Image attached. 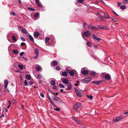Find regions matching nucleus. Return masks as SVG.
<instances>
[{"mask_svg": "<svg viewBox=\"0 0 128 128\" xmlns=\"http://www.w3.org/2000/svg\"><path fill=\"white\" fill-rule=\"evenodd\" d=\"M52 62V64L54 66H56L58 65V63L57 62L53 61Z\"/></svg>", "mask_w": 128, "mask_h": 128, "instance_id": "nucleus-22", "label": "nucleus"}, {"mask_svg": "<svg viewBox=\"0 0 128 128\" xmlns=\"http://www.w3.org/2000/svg\"><path fill=\"white\" fill-rule=\"evenodd\" d=\"M62 75L64 76H67V74L66 72H64L62 73Z\"/></svg>", "mask_w": 128, "mask_h": 128, "instance_id": "nucleus-27", "label": "nucleus"}, {"mask_svg": "<svg viewBox=\"0 0 128 128\" xmlns=\"http://www.w3.org/2000/svg\"><path fill=\"white\" fill-rule=\"evenodd\" d=\"M123 118L122 116H120L115 117L113 121L114 122H118L120 120L122 119Z\"/></svg>", "mask_w": 128, "mask_h": 128, "instance_id": "nucleus-4", "label": "nucleus"}, {"mask_svg": "<svg viewBox=\"0 0 128 128\" xmlns=\"http://www.w3.org/2000/svg\"><path fill=\"white\" fill-rule=\"evenodd\" d=\"M18 67L20 69H23V67L22 65L21 64H18Z\"/></svg>", "mask_w": 128, "mask_h": 128, "instance_id": "nucleus-38", "label": "nucleus"}, {"mask_svg": "<svg viewBox=\"0 0 128 128\" xmlns=\"http://www.w3.org/2000/svg\"><path fill=\"white\" fill-rule=\"evenodd\" d=\"M122 2L124 4H127L128 3V0H124Z\"/></svg>", "mask_w": 128, "mask_h": 128, "instance_id": "nucleus-33", "label": "nucleus"}, {"mask_svg": "<svg viewBox=\"0 0 128 128\" xmlns=\"http://www.w3.org/2000/svg\"><path fill=\"white\" fill-rule=\"evenodd\" d=\"M91 78L90 77H87L83 79L82 81V83L86 84L90 82L91 80Z\"/></svg>", "mask_w": 128, "mask_h": 128, "instance_id": "nucleus-3", "label": "nucleus"}, {"mask_svg": "<svg viewBox=\"0 0 128 128\" xmlns=\"http://www.w3.org/2000/svg\"><path fill=\"white\" fill-rule=\"evenodd\" d=\"M54 110H56L57 111H59L60 110V108H54Z\"/></svg>", "mask_w": 128, "mask_h": 128, "instance_id": "nucleus-44", "label": "nucleus"}, {"mask_svg": "<svg viewBox=\"0 0 128 128\" xmlns=\"http://www.w3.org/2000/svg\"><path fill=\"white\" fill-rule=\"evenodd\" d=\"M40 95L41 97L43 98H44V95L42 93H40Z\"/></svg>", "mask_w": 128, "mask_h": 128, "instance_id": "nucleus-53", "label": "nucleus"}, {"mask_svg": "<svg viewBox=\"0 0 128 128\" xmlns=\"http://www.w3.org/2000/svg\"><path fill=\"white\" fill-rule=\"evenodd\" d=\"M72 119L75 122L77 120L76 118L74 117Z\"/></svg>", "mask_w": 128, "mask_h": 128, "instance_id": "nucleus-59", "label": "nucleus"}, {"mask_svg": "<svg viewBox=\"0 0 128 128\" xmlns=\"http://www.w3.org/2000/svg\"><path fill=\"white\" fill-rule=\"evenodd\" d=\"M12 40L14 42H16L17 41V40H16V38L14 36H12Z\"/></svg>", "mask_w": 128, "mask_h": 128, "instance_id": "nucleus-23", "label": "nucleus"}, {"mask_svg": "<svg viewBox=\"0 0 128 128\" xmlns=\"http://www.w3.org/2000/svg\"><path fill=\"white\" fill-rule=\"evenodd\" d=\"M12 52L15 54H18L19 53L18 51L17 50H12Z\"/></svg>", "mask_w": 128, "mask_h": 128, "instance_id": "nucleus-17", "label": "nucleus"}, {"mask_svg": "<svg viewBox=\"0 0 128 128\" xmlns=\"http://www.w3.org/2000/svg\"><path fill=\"white\" fill-rule=\"evenodd\" d=\"M97 21L100 22L104 20V18L103 16L100 15V16L97 18H96Z\"/></svg>", "mask_w": 128, "mask_h": 128, "instance_id": "nucleus-6", "label": "nucleus"}, {"mask_svg": "<svg viewBox=\"0 0 128 128\" xmlns=\"http://www.w3.org/2000/svg\"><path fill=\"white\" fill-rule=\"evenodd\" d=\"M36 69L38 71H40L41 70L40 68L38 66H37L36 67Z\"/></svg>", "mask_w": 128, "mask_h": 128, "instance_id": "nucleus-30", "label": "nucleus"}, {"mask_svg": "<svg viewBox=\"0 0 128 128\" xmlns=\"http://www.w3.org/2000/svg\"><path fill=\"white\" fill-rule=\"evenodd\" d=\"M4 82L5 84H8V82L7 80H5Z\"/></svg>", "mask_w": 128, "mask_h": 128, "instance_id": "nucleus-45", "label": "nucleus"}, {"mask_svg": "<svg viewBox=\"0 0 128 128\" xmlns=\"http://www.w3.org/2000/svg\"><path fill=\"white\" fill-rule=\"evenodd\" d=\"M50 102L51 104L53 106H54V103L53 102V101H52V100H50Z\"/></svg>", "mask_w": 128, "mask_h": 128, "instance_id": "nucleus-52", "label": "nucleus"}, {"mask_svg": "<svg viewBox=\"0 0 128 128\" xmlns=\"http://www.w3.org/2000/svg\"><path fill=\"white\" fill-rule=\"evenodd\" d=\"M52 88L54 89H57V87L56 86H53Z\"/></svg>", "mask_w": 128, "mask_h": 128, "instance_id": "nucleus-56", "label": "nucleus"}, {"mask_svg": "<svg viewBox=\"0 0 128 128\" xmlns=\"http://www.w3.org/2000/svg\"><path fill=\"white\" fill-rule=\"evenodd\" d=\"M50 84L52 85L53 86L55 85V82L54 81L52 80L50 81Z\"/></svg>", "mask_w": 128, "mask_h": 128, "instance_id": "nucleus-21", "label": "nucleus"}, {"mask_svg": "<svg viewBox=\"0 0 128 128\" xmlns=\"http://www.w3.org/2000/svg\"><path fill=\"white\" fill-rule=\"evenodd\" d=\"M51 93L52 94H53L54 95H56V96H57L58 94L57 93H53L52 92H51Z\"/></svg>", "mask_w": 128, "mask_h": 128, "instance_id": "nucleus-47", "label": "nucleus"}, {"mask_svg": "<svg viewBox=\"0 0 128 128\" xmlns=\"http://www.w3.org/2000/svg\"><path fill=\"white\" fill-rule=\"evenodd\" d=\"M104 78L106 80H110L111 77L109 74H107L104 76Z\"/></svg>", "mask_w": 128, "mask_h": 128, "instance_id": "nucleus-10", "label": "nucleus"}, {"mask_svg": "<svg viewBox=\"0 0 128 128\" xmlns=\"http://www.w3.org/2000/svg\"><path fill=\"white\" fill-rule=\"evenodd\" d=\"M81 103L80 102L76 103L74 106V110L78 112V109L80 107Z\"/></svg>", "mask_w": 128, "mask_h": 128, "instance_id": "nucleus-2", "label": "nucleus"}, {"mask_svg": "<svg viewBox=\"0 0 128 128\" xmlns=\"http://www.w3.org/2000/svg\"><path fill=\"white\" fill-rule=\"evenodd\" d=\"M84 34L86 36H90L91 35V33L90 31H87L84 32Z\"/></svg>", "mask_w": 128, "mask_h": 128, "instance_id": "nucleus-8", "label": "nucleus"}, {"mask_svg": "<svg viewBox=\"0 0 128 128\" xmlns=\"http://www.w3.org/2000/svg\"><path fill=\"white\" fill-rule=\"evenodd\" d=\"M22 57L26 61H27L28 60V59H27V58H26L24 57V56H22Z\"/></svg>", "mask_w": 128, "mask_h": 128, "instance_id": "nucleus-61", "label": "nucleus"}, {"mask_svg": "<svg viewBox=\"0 0 128 128\" xmlns=\"http://www.w3.org/2000/svg\"><path fill=\"white\" fill-rule=\"evenodd\" d=\"M20 39L23 41H25L26 40L24 38L22 37H20Z\"/></svg>", "mask_w": 128, "mask_h": 128, "instance_id": "nucleus-43", "label": "nucleus"}, {"mask_svg": "<svg viewBox=\"0 0 128 128\" xmlns=\"http://www.w3.org/2000/svg\"><path fill=\"white\" fill-rule=\"evenodd\" d=\"M113 12L116 16H118V15L114 11H113Z\"/></svg>", "mask_w": 128, "mask_h": 128, "instance_id": "nucleus-63", "label": "nucleus"}, {"mask_svg": "<svg viewBox=\"0 0 128 128\" xmlns=\"http://www.w3.org/2000/svg\"><path fill=\"white\" fill-rule=\"evenodd\" d=\"M96 73L93 71H92L90 74V75L91 76H96Z\"/></svg>", "mask_w": 128, "mask_h": 128, "instance_id": "nucleus-19", "label": "nucleus"}, {"mask_svg": "<svg viewBox=\"0 0 128 128\" xmlns=\"http://www.w3.org/2000/svg\"><path fill=\"white\" fill-rule=\"evenodd\" d=\"M120 8L122 10L126 8V6L124 5H122L120 7Z\"/></svg>", "mask_w": 128, "mask_h": 128, "instance_id": "nucleus-35", "label": "nucleus"}, {"mask_svg": "<svg viewBox=\"0 0 128 128\" xmlns=\"http://www.w3.org/2000/svg\"><path fill=\"white\" fill-rule=\"evenodd\" d=\"M104 16L105 18L106 19L110 18V17L108 15L106 12H104Z\"/></svg>", "mask_w": 128, "mask_h": 128, "instance_id": "nucleus-16", "label": "nucleus"}, {"mask_svg": "<svg viewBox=\"0 0 128 128\" xmlns=\"http://www.w3.org/2000/svg\"><path fill=\"white\" fill-rule=\"evenodd\" d=\"M39 15V14L38 13H36L35 14H34V16L35 18H36Z\"/></svg>", "mask_w": 128, "mask_h": 128, "instance_id": "nucleus-41", "label": "nucleus"}, {"mask_svg": "<svg viewBox=\"0 0 128 128\" xmlns=\"http://www.w3.org/2000/svg\"><path fill=\"white\" fill-rule=\"evenodd\" d=\"M86 96L88 98H90V100H92V99L93 98V96H90L88 95H87Z\"/></svg>", "mask_w": 128, "mask_h": 128, "instance_id": "nucleus-31", "label": "nucleus"}, {"mask_svg": "<svg viewBox=\"0 0 128 128\" xmlns=\"http://www.w3.org/2000/svg\"><path fill=\"white\" fill-rule=\"evenodd\" d=\"M40 34L39 32H35L34 33V36L35 37H38Z\"/></svg>", "mask_w": 128, "mask_h": 128, "instance_id": "nucleus-14", "label": "nucleus"}, {"mask_svg": "<svg viewBox=\"0 0 128 128\" xmlns=\"http://www.w3.org/2000/svg\"><path fill=\"white\" fill-rule=\"evenodd\" d=\"M24 52H22L20 53V56H22L24 54Z\"/></svg>", "mask_w": 128, "mask_h": 128, "instance_id": "nucleus-58", "label": "nucleus"}, {"mask_svg": "<svg viewBox=\"0 0 128 128\" xmlns=\"http://www.w3.org/2000/svg\"><path fill=\"white\" fill-rule=\"evenodd\" d=\"M96 40L98 41H100L101 40V38H96Z\"/></svg>", "mask_w": 128, "mask_h": 128, "instance_id": "nucleus-55", "label": "nucleus"}, {"mask_svg": "<svg viewBox=\"0 0 128 128\" xmlns=\"http://www.w3.org/2000/svg\"><path fill=\"white\" fill-rule=\"evenodd\" d=\"M59 87L60 88H64V86L62 85V84H60L58 85Z\"/></svg>", "mask_w": 128, "mask_h": 128, "instance_id": "nucleus-40", "label": "nucleus"}, {"mask_svg": "<svg viewBox=\"0 0 128 128\" xmlns=\"http://www.w3.org/2000/svg\"><path fill=\"white\" fill-rule=\"evenodd\" d=\"M111 19L115 22H116L118 21L117 20L116 18H112Z\"/></svg>", "mask_w": 128, "mask_h": 128, "instance_id": "nucleus-36", "label": "nucleus"}, {"mask_svg": "<svg viewBox=\"0 0 128 128\" xmlns=\"http://www.w3.org/2000/svg\"><path fill=\"white\" fill-rule=\"evenodd\" d=\"M24 84L26 86L28 85V83L27 80H25L24 81Z\"/></svg>", "mask_w": 128, "mask_h": 128, "instance_id": "nucleus-42", "label": "nucleus"}, {"mask_svg": "<svg viewBox=\"0 0 128 128\" xmlns=\"http://www.w3.org/2000/svg\"><path fill=\"white\" fill-rule=\"evenodd\" d=\"M75 122L78 124H81V122L80 120H77Z\"/></svg>", "mask_w": 128, "mask_h": 128, "instance_id": "nucleus-34", "label": "nucleus"}, {"mask_svg": "<svg viewBox=\"0 0 128 128\" xmlns=\"http://www.w3.org/2000/svg\"><path fill=\"white\" fill-rule=\"evenodd\" d=\"M18 28L20 30H21L20 28H21L23 29V30H21V32L22 33L25 34H26L27 33V31L26 28H23L22 26H18Z\"/></svg>", "mask_w": 128, "mask_h": 128, "instance_id": "nucleus-5", "label": "nucleus"}, {"mask_svg": "<svg viewBox=\"0 0 128 128\" xmlns=\"http://www.w3.org/2000/svg\"><path fill=\"white\" fill-rule=\"evenodd\" d=\"M26 79L28 80H30L31 78V76L29 74H27L26 76Z\"/></svg>", "mask_w": 128, "mask_h": 128, "instance_id": "nucleus-20", "label": "nucleus"}, {"mask_svg": "<svg viewBox=\"0 0 128 128\" xmlns=\"http://www.w3.org/2000/svg\"><path fill=\"white\" fill-rule=\"evenodd\" d=\"M86 44L88 47H90L91 46L90 43L89 42L86 43Z\"/></svg>", "mask_w": 128, "mask_h": 128, "instance_id": "nucleus-37", "label": "nucleus"}, {"mask_svg": "<svg viewBox=\"0 0 128 128\" xmlns=\"http://www.w3.org/2000/svg\"><path fill=\"white\" fill-rule=\"evenodd\" d=\"M78 1L79 2L82 3L84 1V0H78Z\"/></svg>", "mask_w": 128, "mask_h": 128, "instance_id": "nucleus-51", "label": "nucleus"}, {"mask_svg": "<svg viewBox=\"0 0 128 128\" xmlns=\"http://www.w3.org/2000/svg\"><path fill=\"white\" fill-rule=\"evenodd\" d=\"M92 36L93 38L95 39H96L97 38V36L94 34L92 35Z\"/></svg>", "mask_w": 128, "mask_h": 128, "instance_id": "nucleus-46", "label": "nucleus"}, {"mask_svg": "<svg viewBox=\"0 0 128 128\" xmlns=\"http://www.w3.org/2000/svg\"><path fill=\"white\" fill-rule=\"evenodd\" d=\"M88 26L92 30V29H95L96 30H97V28H96L94 26L92 25L91 24H89Z\"/></svg>", "mask_w": 128, "mask_h": 128, "instance_id": "nucleus-11", "label": "nucleus"}, {"mask_svg": "<svg viewBox=\"0 0 128 128\" xmlns=\"http://www.w3.org/2000/svg\"><path fill=\"white\" fill-rule=\"evenodd\" d=\"M35 52L37 55H38L39 54V51L38 48H36L34 50Z\"/></svg>", "mask_w": 128, "mask_h": 128, "instance_id": "nucleus-25", "label": "nucleus"}, {"mask_svg": "<svg viewBox=\"0 0 128 128\" xmlns=\"http://www.w3.org/2000/svg\"><path fill=\"white\" fill-rule=\"evenodd\" d=\"M97 27L100 29H104V26L102 25H98L97 26Z\"/></svg>", "mask_w": 128, "mask_h": 128, "instance_id": "nucleus-18", "label": "nucleus"}, {"mask_svg": "<svg viewBox=\"0 0 128 128\" xmlns=\"http://www.w3.org/2000/svg\"><path fill=\"white\" fill-rule=\"evenodd\" d=\"M62 83L66 84H68L69 83L68 80L66 79L63 80L62 81Z\"/></svg>", "mask_w": 128, "mask_h": 128, "instance_id": "nucleus-13", "label": "nucleus"}, {"mask_svg": "<svg viewBox=\"0 0 128 128\" xmlns=\"http://www.w3.org/2000/svg\"><path fill=\"white\" fill-rule=\"evenodd\" d=\"M4 110L5 112H7L8 111V109L6 108H5Z\"/></svg>", "mask_w": 128, "mask_h": 128, "instance_id": "nucleus-62", "label": "nucleus"}, {"mask_svg": "<svg viewBox=\"0 0 128 128\" xmlns=\"http://www.w3.org/2000/svg\"><path fill=\"white\" fill-rule=\"evenodd\" d=\"M10 14H11L13 16H14L15 14V13L14 12H10Z\"/></svg>", "mask_w": 128, "mask_h": 128, "instance_id": "nucleus-57", "label": "nucleus"}, {"mask_svg": "<svg viewBox=\"0 0 128 128\" xmlns=\"http://www.w3.org/2000/svg\"><path fill=\"white\" fill-rule=\"evenodd\" d=\"M72 88L71 86H69L67 88V89L66 90H70Z\"/></svg>", "mask_w": 128, "mask_h": 128, "instance_id": "nucleus-48", "label": "nucleus"}, {"mask_svg": "<svg viewBox=\"0 0 128 128\" xmlns=\"http://www.w3.org/2000/svg\"><path fill=\"white\" fill-rule=\"evenodd\" d=\"M56 70H60L61 69L60 67L59 66H56Z\"/></svg>", "mask_w": 128, "mask_h": 128, "instance_id": "nucleus-39", "label": "nucleus"}, {"mask_svg": "<svg viewBox=\"0 0 128 128\" xmlns=\"http://www.w3.org/2000/svg\"><path fill=\"white\" fill-rule=\"evenodd\" d=\"M29 83V84L30 86L32 85L33 84V82L32 81H30Z\"/></svg>", "mask_w": 128, "mask_h": 128, "instance_id": "nucleus-49", "label": "nucleus"}, {"mask_svg": "<svg viewBox=\"0 0 128 128\" xmlns=\"http://www.w3.org/2000/svg\"><path fill=\"white\" fill-rule=\"evenodd\" d=\"M86 24H86V22L84 23L83 24V25H84L83 27L84 28H85V25Z\"/></svg>", "mask_w": 128, "mask_h": 128, "instance_id": "nucleus-60", "label": "nucleus"}, {"mask_svg": "<svg viewBox=\"0 0 128 128\" xmlns=\"http://www.w3.org/2000/svg\"><path fill=\"white\" fill-rule=\"evenodd\" d=\"M26 44L24 42H22L21 44L20 45L22 46H23Z\"/></svg>", "mask_w": 128, "mask_h": 128, "instance_id": "nucleus-50", "label": "nucleus"}, {"mask_svg": "<svg viewBox=\"0 0 128 128\" xmlns=\"http://www.w3.org/2000/svg\"><path fill=\"white\" fill-rule=\"evenodd\" d=\"M117 6H119L121 5V4L120 2H118L117 3Z\"/></svg>", "mask_w": 128, "mask_h": 128, "instance_id": "nucleus-54", "label": "nucleus"}, {"mask_svg": "<svg viewBox=\"0 0 128 128\" xmlns=\"http://www.w3.org/2000/svg\"><path fill=\"white\" fill-rule=\"evenodd\" d=\"M37 78L39 79H41L42 78V76L41 75L39 74H38L37 76Z\"/></svg>", "mask_w": 128, "mask_h": 128, "instance_id": "nucleus-29", "label": "nucleus"}, {"mask_svg": "<svg viewBox=\"0 0 128 128\" xmlns=\"http://www.w3.org/2000/svg\"><path fill=\"white\" fill-rule=\"evenodd\" d=\"M76 92L78 96L80 97H81L82 95L79 91L77 89H75Z\"/></svg>", "mask_w": 128, "mask_h": 128, "instance_id": "nucleus-9", "label": "nucleus"}, {"mask_svg": "<svg viewBox=\"0 0 128 128\" xmlns=\"http://www.w3.org/2000/svg\"><path fill=\"white\" fill-rule=\"evenodd\" d=\"M52 98L53 100L58 104H60L62 102V100L57 96H54L53 97H52Z\"/></svg>", "mask_w": 128, "mask_h": 128, "instance_id": "nucleus-1", "label": "nucleus"}, {"mask_svg": "<svg viewBox=\"0 0 128 128\" xmlns=\"http://www.w3.org/2000/svg\"><path fill=\"white\" fill-rule=\"evenodd\" d=\"M29 39L32 42H34V40L30 34H29L28 36Z\"/></svg>", "mask_w": 128, "mask_h": 128, "instance_id": "nucleus-12", "label": "nucleus"}, {"mask_svg": "<svg viewBox=\"0 0 128 128\" xmlns=\"http://www.w3.org/2000/svg\"><path fill=\"white\" fill-rule=\"evenodd\" d=\"M69 74L70 75L72 76H73L74 75V72L72 70L70 71L69 72Z\"/></svg>", "mask_w": 128, "mask_h": 128, "instance_id": "nucleus-24", "label": "nucleus"}, {"mask_svg": "<svg viewBox=\"0 0 128 128\" xmlns=\"http://www.w3.org/2000/svg\"><path fill=\"white\" fill-rule=\"evenodd\" d=\"M39 2V0H35V2L36 3Z\"/></svg>", "mask_w": 128, "mask_h": 128, "instance_id": "nucleus-64", "label": "nucleus"}, {"mask_svg": "<svg viewBox=\"0 0 128 128\" xmlns=\"http://www.w3.org/2000/svg\"><path fill=\"white\" fill-rule=\"evenodd\" d=\"M82 73L84 75H88V71L86 70H84L82 71Z\"/></svg>", "mask_w": 128, "mask_h": 128, "instance_id": "nucleus-15", "label": "nucleus"}, {"mask_svg": "<svg viewBox=\"0 0 128 128\" xmlns=\"http://www.w3.org/2000/svg\"><path fill=\"white\" fill-rule=\"evenodd\" d=\"M104 82V80H102L98 81H93L92 82L94 84L98 85Z\"/></svg>", "mask_w": 128, "mask_h": 128, "instance_id": "nucleus-7", "label": "nucleus"}, {"mask_svg": "<svg viewBox=\"0 0 128 128\" xmlns=\"http://www.w3.org/2000/svg\"><path fill=\"white\" fill-rule=\"evenodd\" d=\"M27 8L28 10L30 11H34L35 10V9H34L30 7H28Z\"/></svg>", "mask_w": 128, "mask_h": 128, "instance_id": "nucleus-26", "label": "nucleus"}, {"mask_svg": "<svg viewBox=\"0 0 128 128\" xmlns=\"http://www.w3.org/2000/svg\"><path fill=\"white\" fill-rule=\"evenodd\" d=\"M36 4L37 6L38 7H41L42 6V5L41 4L39 3V2L36 3Z\"/></svg>", "mask_w": 128, "mask_h": 128, "instance_id": "nucleus-32", "label": "nucleus"}, {"mask_svg": "<svg viewBox=\"0 0 128 128\" xmlns=\"http://www.w3.org/2000/svg\"><path fill=\"white\" fill-rule=\"evenodd\" d=\"M50 40V38L48 37H46L45 39V42L46 43H47Z\"/></svg>", "mask_w": 128, "mask_h": 128, "instance_id": "nucleus-28", "label": "nucleus"}]
</instances>
